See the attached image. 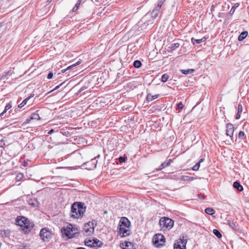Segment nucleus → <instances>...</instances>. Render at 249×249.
I'll use <instances>...</instances> for the list:
<instances>
[{
    "label": "nucleus",
    "instance_id": "nucleus-51",
    "mask_svg": "<svg viewBox=\"0 0 249 249\" xmlns=\"http://www.w3.org/2000/svg\"><path fill=\"white\" fill-rule=\"evenodd\" d=\"M54 132V130L53 129H51L48 132V134H52Z\"/></svg>",
    "mask_w": 249,
    "mask_h": 249
},
{
    "label": "nucleus",
    "instance_id": "nucleus-9",
    "mask_svg": "<svg viewBox=\"0 0 249 249\" xmlns=\"http://www.w3.org/2000/svg\"><path fill=\"white\" fill-rule=\"evenodd\" d=\"M92 224H91L90 222L85 224L83 227V230L87 235H89L94 231V228L91 227Z\"/></svg>",
    "mask_w": 249,
    "mask_h": 249
},
{
    "label": "nucleus",
    "instance_id": "nucleus-8",
    "mask_svg": "<svg viewBox=\"0 0 249 249\" xmlns=\"http://www.w3.org/2000/svg\"><path fill=\"white\" fill-rule=\"evenodd\" d=\"M130 225V222L126 217H123L121 218L119 222V227H127V228H129Z\"/></svg>",
    "mask_w": 249,
    "mask_h": 249
},
{
    "label": "nucleus",
    "instance_id": "nucleus-32",
    "mask_svg": "<svg viewBox=\"0 0 249 249\" xmlns=\"http://www.w3.org/2000/svg\"><path fill=\"white\" fill-rule=\"evenodd\" d=\"M213 234L216 236L218 238H220L222 237V234L220 231L217 229H214L213 230Z\"/></svg>",
    "mask_w": 249,
    "mask_h": 249
},
{
    "label": "nucleus",
    "instance_id": "nucleus-11",
    "mask_svg": "<svg viewBox=\"0 0 249 249\" xmlns=\"http://www.w3.org/2000/svg\"><path fill=\"white\" fill-rule=\"evenodd\" d=\"M97 163V160L96 159V158L91 159L89 161L86 162L85 164L86 166H89V168L90 170H92L94 169L96 166V164Z\"/></svg>",
    "mask_w": 249,
    "mask_h": 249
},
{
    "label": "nucleus",
    "instance_id": "nucleus-16",
    "mask_svg": "<svg viewBox=\"0 0 249 249\" xmlns=\"http://www.w3.org/2000/svg\"><path fill=\"white\" fill-rule=\"evenodd\" d=\"M103 245V243L101 241L97 239H94L92 240V247H101Z\"/></svg>",
    "mask_w": 249,
    "mask_h": 249
},
{
    "label": "nucleus",
    "instance_id": "nucleus-14",
    "mask_svg": "<svg viewBox=\"0 0 249 249\" xmlns=\"http://www.w3.org/2000/svg\"><path fill=\"white\" fill-rule=\"evenodd\" d=\"M26 225H24V231L26 232H29L33 228L34 224L30 222L28 219H27V222H25Z\"/></svg>",
    "mask_w": 249,
    "mask_h": 249
},
{
    "label": "nucleus",
    "instance_id": "nucleus-18",
    "mask_svg": "<svg viewBox=\"0 0 249 249\" xmlns=\"http://www.w3.org/2000/svg\"><path fill=\"white\" fill-rule=\"evenodd\" d=\"M248 35V32L247 31L242 32L239 36L238 37V40L239 41H242L243 39H244Z\"/></svg>",
    "mask_w": 249,
    "mask_h": 249
},
{
    "label": "nucleus",
    "instance_id": "nucleus-7",
    "mask_svg": "<svg viewBox=\"0 0 249 249\" xmlns=\"http://www.w3.org/2000/svg\"><path fill=\"white\" fill-rule=\"evenodd\" d=\"M234 132V127L232 124L228 123L226 125V135L231 138L233 141L232 137Z\"/></svg>",
    "mask_w": 249,
    "mask_h": 249
},
{
    "label": "nucleus",
    "instance_id": "nucleus-48",
    "mask_svg": "<svg viewBox=\"0 0 249 249\" xmlns=\"http://www.w3.org/2000/svg\"><path fill=\"white\" fill-rule=\"evenodd\" d=\"M198 197L199 199H204V198H205V196H204V195H202L201 194H198Z\"/></svg>",
    "mask_w": 249,
    "mask_h": 249
},
{
    "label": "nucleus",
    "instance_id": "nucleus-50",
    "mask_svg": "<svg viewBox=\"0 0 249 249\" xmlns=\"http://www.w3.org/2000/svg\"><path fill=\"white\" fill-rule=\"evenodd\" d=\"M35 96V94L34 93H32L30 94V95L27 98L28 99V100H29L30 98L33 97L34 96Z\"/></svg>",
    "mask_w": 249,
    "mask_h": 249
},
{
    "label": "nucleus",
    "instance_id": "nucleus-13",
    "mask_svg": "<svg viewBox=\"0 0 249 249\" xmlns=\"http://www.w3.org/2000/svg\"><path fill=\"white\" fill-rule=\"evenodd\" d=\"M161 8L157 5L155 6L152 11L151 12V16L153 18H156L160 13L161 10Z\"/></svg>",
    "mask_w": 249,
    "mask_h": 249
},
{
    "label": "nucleus",
    "instance_id": "nucleus-57",
    "mask_svg": "<svg viewBox=\"0 0 249 249\" xmlns=\"http://www.w3.org/2000/svg\"><path fill=\"white\" fill-rule=\"evenodd\" d=\"M1 80V79H0V80Z\"/></svg>",
    "mask_w": 249,
    "mask_h": 249
},
{
    "label": "nucleus",
    "instance_id": "nucleus-40",
    "mask_svg": "<svg viewBox=\"0 0 249 249\" xmlns=\"http://www.w3.org/2000/svg\"><path fill=\"white\" fill-rule=\"evenodd\" d=\"M165 1L166 0H159L157 6L161 8L162 5Z\"/></svg>",
    "mask_w": 249,
    "mask_h": 249
},
{
    "label": "nucleus",
    "instance_id": "nucleus-36",
    "mask_svg": "<svg viewBox=\"0 0 249 249\" xmlns=\"http://www.w3.org/2000/svg\"><path fill=\"white\" fill-rule=\"evenodd\" d=\"M28 100H28V99H27V98H26V99H25L22 101V102L21 103H20L19 105H18V107L19 108H21V107H22L24 106H25V105L27 104V102H28Z\"/></svg>",
    "mask_w": 249,
    "mask_h": 249
},
{
    "label": "nucleus",
    "instance_id": "nucleus-24",
    "mask_svg": "<svg viewBox=\"0 0 249 249\" xmlns=\"http://www.w3.org/2000/svg\"><path fill=\"white\" fill-rule=\"evenodd\" d=\"M195 71V70L193 69L187 70H181V72L184 74H191Z\"/></svg>",
    "mask_w": 249,
    "mask_h": 249
},
{
    "label": "nucleus",
    "instance_id": "nucleus-22",
    "mask_svg": "<svg viewBox=\"0 0 249 249\" xmlns=\"http://www.w3.org/2000/svg\"><path fill=\"white\" fill-rule=\"evenodd\" d=\"M80 63H81V61H78L76 63L69 66L68 67H67V69L62 70L61 71V72H65V71H67L68 70L72 69V68H73V67H75L76 66L80 64Z\"/></svg>",
    "mask_w": 249,
    "mask_h": 249
},
{
    "label": "nucleus",
    "instance_id": "nucleus-44",
    "mask_svg": "<svg viewBox=\"0 0 249 249\" xmlns=\"http://www.w3.org/2000/svg\"><path fill=\"white\" fill-rule=\"evenodd\" d=\"M127 158L124 157H120L118 159V160L120 163H123L124 162Z\"/></svg>",
    "mask_w": 249,
    "mask_h": 249
},
{
    "label": "nucleus",
    "instance_id": "nucleus-38",
    "mask_svg": "<svg viewBox=\"0 0 249 249\" xmlns=\"http://www.w3.org/2000/svg\"><path fill=\"white\" fill-rule=\"evenodd\" d=\"M85 244L87 246L92 247V240H86L85 241Z\"/></svg>",
    "mask_w": 249,
    "mask_h": 249
},
{
    "label": "nucleus",
    "instance_id": "nucleus-10",
    "mask_svg": "<svg viewBox=\"0 0 249 249\" xmlns=\"http://www.w3.org/2000/svg\"><path fill=\"white\" fill-rule=\"evenodd\" d=\"M119 232L122 237L128 236L130 233L129 228H127V227H119Z\"/></svg>",
    "mask_w": 249,
    "mask_h": 249
},
{
    "label": "nucleus",
    "instance_id": "nucleus-4",
    "mask_svg": "<svg viewBox=\"0 0 249 249\" xmlns=\"http://www.w3.org/2000/svg\"><path fill=\"white\" fill-rule=\"evenodd\" d=\"M165 239L164 236L161 234H156L153 237V243L157 248H161L164 245Z\"/></svg>",
    "mask_w": 249,
    "mask_h": 249
},
{
    "label": "nucleus",
    "instance_id": "nucleus-19",
    "mask_svg": "<svg viewBox=\"0 0 249 249\" xmlns=\"http://www.w3.org/2000/svg\"><path fill=\"white\" fill-rule=\"evenodd\" d=\"M243 111V107L241 104H239L238 107L237 113L236 115L235 118L236 119H240L241 117V114Z\"/></svg>",
    "mask_w": 249,
    "mask_h": 249
},
{
    "label": "nucleus",
    "instance_id": "nucleus-27",
    "mask_svg": "<svg viewBox=\"0 0 249 249\" xmlns=\"http://www.w3.org/2000/svg\"><path fill=\"white\" fill-rule=\"evenodd\" d=\"M123 249H134L133 245L131 243L127 242L125 243Z\"/></svg>",
    "mask_w": 249,
    "mask_h": 249
},
{
    "label": "nucleus",
    "instance_id": "nucleus-42",
    "mask_svg": "<svg viewBox=\"0 0 249 249\" xmlns=\"http://www.w3.org/2000/svg\"><path fill=\"white\" fill-rule=\"evenodd\" d=\"M80 5V3H78V2H77V3L75 4V5L74 7L73 8V9H72V11H73V12H76V11L77 10V9H78V8H79V7Z\"/></svg>",
    "mask_w": 249,
    "mask_h": 249
},
{
    "label": "nucleus",
    "instance_id": "nucleus-28",
    "mask_svg": "<svg viewBox=\"0 0 249 249\" xmlns=\"http://www.w3.org/2000/svg\"><path fill=\"white\" fill-rule=\"evenodd\" d=\"M239 6V3L234 4V6L231 8L229 13L230 15H232L235 11V9Z\"/></svg>",
    "mask_w": 249,
    "mask_h": 249
},
{
    "label": "nucleus",
    "instance_id": "nucleus-52",
    "mask_svg": "<svg viewBox=\"0 0 249 249\" xmlns=\"http://www.w3.org/2000/svg\"><path fill=\"white\" fill-rule=\"evenodd\" d=\"M27 162H25V161H24V162H23V163H22V165H23V166H26L27 165Z\"/></svg>",
    "mask_w": 249,
    "mask_h": 249
},
{
    "label": "nucleus",
    "instance_id": "nucleus-47",
    "mask_svg": "<svg viewBox=\"0 0 249 249\" xmlns=\"http://www.w3.org/2000/svg\"><path fill=\"white\" fill-rule=\"evenodd\" d=\"M5 145V142L3 140H0V147H3Z\"/></svg>",
    "mask_w": 249,
    "mask_h": 249
},
{
    "label": "nucleus",
    "instance_id": "nucleus-49",
    "mask_svg": "<svg viewBox=\"0 0 249 249\" xmlns=\"http://www.w3.org/2000/svg\"><path fill=\"white\" fill-rule=\"evenodd\" d=\"M31 120H32V119H31V117L30 118H27L24 122V124H29Z\"/></svg>",
    "mask_w": 249,
    "mask_h": 249
},
{
    "label": "nucleus",
    "instance_id": "nucleus-29",
    "mask_svg": "<svg viewBox=\"0 0 249 249\" xmlns=\"http://www.w3.org/2000/svg\"><path fill=\"white\" fill-rule=\"evenodd\" d=\"M31 119H32V120H40V118L37 113H33L31 115Z\"/></svg>",
    "mask_w": 249,
    "mask_h": 249
},
{
    "label": "nucleus",
    "instance_id": "nucleus-39",
    "mask_svg": "<svg viewBox=\"0 0 249 249\" xmlns=\"http://www.w3.org/2000/svg\"><path fill=\"white\" fill-rule=\"evenodd\" d=\"M183 107H184V106H183V104L182 103V102H180L177 104V109H178V110H180L182 109V108H183Z\"/></svg>",
    "mask_w": 249,
    "mask_h": 249
},
{
    "label": "nucleus",
    "instance_id": "nucleus-25",
    "mask_svg": "<svg viewBox=\"0 0 249 249\" xmlns=\"http://www.w3.org/2000/svg\"><path fill=\"white\" fill-rule=\"evenodd\" d=\"M179 45H180V44L178 43H175L172 44L171 45L170 47H169V48L170 49V52H172L174 50H175L176 49L178 48Z\"/></svg>",
    "mask_w": 249,
    "mask_h": 249
},
{
    "label": "nucleus",
    "instance_id": "nucleus-15",
    "mask_svg": "<svg viewBox=\"0 0 249 249\" xmlns=\"http://www.w3.org/2000/svg\"><path fill=\"white\" fill-rule=\"evenodd\" d=\"M206 39H207V38L205 37H203L202 38L198 39H195L193 37L191 39V41H192V43L194 45H196V44H200L202 42L205 41L206 40Z\"/></svg>",
    "mask_w": 249,
    "mask_h": 249
},
{
    "label": "nucleus",
    "instance_id": "nucleus-5",
    "mask_svg": "<svg viewBox=\"0 0 249 249\" xmlns=\"http://www.w3.org/2000/svg\"><path fill=\"white\" fill-rule=\"evenodd\" d=\"M39 235L44 242H49L52 238L51 232L46 228H43L41 230Z\"/></svg>",
    "mask_w": 249,
    "mask_h": 249
},
{
    "label": "nucleus",
    "instance_id": "nucleus-3",
    "mask_svg": "<svg viewBox=\"0 0 249 249\" xmlns=\"http://www.w3.org/2000/svg\"><path fill=\"white\" fill-rule=\"evenodd\" d=\"M174 221L170 218L161 217L159 221V225L161 230H166L171 229L174 225Z\"/></svg>",
    "mask_w": 249,
    "mask_h": 249
},
{
    "label": "nucleus",
    "instance_id": "nucleus-6",
    "mask_svg": "<svg viewBox=\"0 0 249 249\" xmlns=\"http://www.w3.org/2000/svg\"><path fill=\"white\" fill-rule=\"evenodd\" d=\"M187 240L184 239L183 237L182 239H179L177 243L174 244V249H186V245Z\"/></svg>",
    "mask_w": 249,
    "mask_h": 249
},
{
    "label": "nucleus",
    "instance_id": "nucleus-54",
    "mask_svg": "<svg viewBox=\"0 0 249 249\" xmlns=\"http://www.w3.org/2000/svg\"><path fill=\"white\" fill-rule=\"evenodd\" d=\"M30 204L31 205H34V206L35 205L34 203H31V204Z\"/></svg>",
    "mask_w": 249,
    "mask_h": 249
},
{
    "label": "nucleus",
    "instance_id": "nucleus-53",
    "mask_svg": "<svg viewBox=\"0 0 249 249\" xmlns=\"http://www.w3.org/2000/svg\"><path fill=\"white\" fill-rule=\"evenodd\" d=\"M83 0H78L77 2L78 3H80V4H81L82 1H83Z\"/></svg>",
    "mask_w": 249,
    "mask_h": 249
},
{
    "label": "nucleus",
    "instance_id": "nucleus-31",
    "mask_svg": "<svg viewBox=\"0 0 249 249\" xmlns=\"http://www.w3.org/2000/svg\"><path fill=\"white\" fill-rule=\"evenodd\" d=\"M228 224L231 229H235L237 227L236 223L234 222L233 221H229Z\"/></svg>",
    "mask_w": 249,
    "mask_h": 249
},
{
    "label": "nucleus",
    "instance_id": "nucleus-26",
    "mask_svg": "<svg viewBox=\"0 0 249 249\" xmlns=\"http://www.w3.org/2000/svg\"><path fill=\"white\" fill-rule=\"evenodd\" d=\"M205 212L206 213L210 214V215H213L215 213L214 210L212 208H206L205 210Z\"/></svg>",
    "mask_w": 249,
    "mask_h": 249
},
{
    "label": "nucleus",
    "instance_id": "nucleus-35",
    "mask_svg": "<svg viewBox=\"0 0 249 249\" xmlns=\"http://www.w3.org/2000/svg\"><path fill=\"white\" fill-rule=\"evenodd\" d=\"M193 179V177H189L188 176H183L181 177V180L182 181H187V180H192Z\"/></svg>",
    "mask_w": 249,
    "mask_h": 249
},
{
    "label": "nucleus",
    "instance_id": "nucleus-20",
    "mask_svg": "<svg viewBox=\"0 0 249 249\" xmlns=\"http://www.w3.org/2000/svg\"><path fill=\"white\" fill-rule=\"evenodd\" d=\"M233 186L239 191H242L243 190V186L237 181L234 182Z\"/></svg>",
    "mask_w": 249,
    "mask_h": 249
},
{
    "label": "nucleus",
    "instance_id": "nucleus-1",
    "mask_svg": "<svg viewBox=\"0 0 249 249\" xmlns=\"http://www.w3.org/2000/svg\"><path fill=\"white\" fill-rule=\"evenodd\" d=\"M84 204L82 202H74L71 207V217L74 218H79L82 217L86 211Z\"/></svg>",
    "mask_w": 249,
    "mask_h": 249
},
{
    "label": "nucleus",
    "instance_id": "nucleus-30",
    "mask_svg": "<svg viewBox=\"0 0 249 249\" xmlns=\"http://www.w3.org/2000/svg\"><path fill=\"white\" fill-rule=\"evenodd\" d=\"M133 66L135 68H139L142 66V62L140 60H135L133 63Z\"/></svg>",
    "mask_w": 249,
    "mask_h": 249
},
{
    "label": "nucleus",
    "instance_id": "nucleus-23",
    "mask_svg": "<svg viewBox=\"0 0 249 249\" xmlns=\"http://www.w3.org/2000/svg\"><path fill=\"white\" fill-rule=\"evenodd\" d=\"M158 97V95H152L151 94H148L146 97V100L148 102H150L157 98Z\"/></svg>",
    "mask_w": 249,
    "mask_h": 249
},
{
    "label": "nucleus",
    "instance_id": "nucleus-43",
    "mask_svg": "<svg viewBox=\"0 0 249 249\" xmlns=\"http://www.w3.org/2000/svg\"><path fill=\"white\" fill-rule=\"evenodd\" d=\"M11 107V106L9 104L7 105L5 107L4 111L1 113L0 115H2L7 110L9 109Z\"/></svg>",
    "mask_w": 249,
    "mask_h": 249
},
{
    "label": "nucleus",
    "instance_id": "nucleus-34",
    "mask_svg": "<svg viewBox=\"0 0 249 249\" xmlns=\"http://www.w3.org/2000/svg\"><path fill=\"white\" fill-rule=\"evenodd\" d=\"M169 78V76L167 74H164L161 76V80L162 82H166Z\"/></svg>",
    "mask_w": 249,
    "mask_h": 249
},
{
    "label": "nucleus",
    "instance_id": "nucleus-45",
    "mask_svg": "<svg viewBox=\"0 0 249 249\" xmlns=\"http://www.w3.org/2000/svg\"><path fill=\"white\" fill-rule=\"evenodd\" d=\"M63 83L60 84V85H59L58 86H57L54 89H52V90L49 91L47 94H49L50 93H51V92H52L54 90H56V89H57L62 84H63Z\"/></svg>",
    "mask_w": 249,
    "mask_h": 249
},
{
    "label": "nucleus",
    "instance_id": "nucleus-56",
    "mask_svg": "<svg viewBox=\"0 0 249 249\" xmlns=\"http://www.w3.org/2000/svg\"><path fill=\"white\" fill-rule=\"evenodd\" d=\"M49 1L51 2V0H48Z\"/></svg>",
    "mask_w": 249,
    "mask_h": 249
},
{
    "label": "nucleus",
    "instance_id": "nucleus-17",
    "mask_svg": "<svg viewBox=\"0 0 249 249\" xmlns=\"http://www.w3.org/2000/svg\"><path fill=\"white\" fill-rule=\"evenodd\" d=\"M172 161V160L170 159L169 160V161L168 162H163V163H162V164L159 166V167L157 169H156L157 170H161L162 169L166 167H167V166H169L170 165V162Z\"/></svg>",
    "mask_w": 249,
    "mask_h": 249
},
{
    "label": "nucleus",
    "instance_id": "nucleus-21",
    "mask_svg": "<svg viewBox=\"0 0 249 249\" xmlns=\"http://www.w3.org/2000/svg\"><path fill=\"white\" fill-rule=\"evenodd\" d=\"M203 161V159H200L199 161L193 167L192 169L194 171H197L199 168L200 163Z\"/></svg>",
    "mask_w": 249,
    "mask_h": 249
},
{
    "label": "nucleus",
    "instance_id": "nucleus-55",
    "mask_svg": "<svg viewBox=\"0 0 249 249\" xmlns=\"http://www.w3.org/2000/svg\"><path fill=\"white\" fill-rule=\"evenodd\" d=\"M107 212V211H105L104 213H106Z\"/></svg>",
    "mask_w": 249,
    "mask_h": 249
},
{
    "label": "nucleus",
    "instance_id": "nucleus-2",
    "mask_svg": "<svg viewBox=\"0 0 249 249\" xmlns=\"http://www.w3.org/2000/svg\"><path fill=\"white\" fill-rule=\"evenodd\" d=\"M61 232L63 235L68 238H72L78 233V229L75 225L69 224L66 227L62 228Z\"/></svg>",
    "mask_w": 249,
    "mask_h": 249
},
{
    "label": "nucleus",
    "instance_id": "nucleus-37",
    "mask_svg": "<svg viewBox=\"0 0 249 249\" xmlns=\"http://www.w3.org/2000/svg\"><path fill=\"white\" fill-rule=\"evenodd\" d=\"M11 74V70L7 71L6 72H4L1 76V79H4L6 76L7 75H10Z\"/></svg>",
    "mask_w": 249,
    "mask_h": 249
},
{
    "label": "nucleus",
    "instance_id": "nucleus-12",
    "mask_svg": "<svg viewBox=\"0 0 249 249\" xmlns=\"http://www.w3.org/2000/svg\"><path fill=\"white\" fill-rule=\"evenodd\" d=\"M27 218L24 216H18L16 220L17 224L20 227H23L26 225L25 222H27Z\"/></svg>",
    "mask_w": 249,
    "mask_h": 249
},
{
    "label": "nucleus",
    "instance_id": "nucleus-41",
    "mask_svg": "<svg viewBox=\"0 0 249 249\" xmlns=\"http://www.w3.org/2000/svg\"><path fill=\"white\" fill-rule=\"evenodd\" d=\"M244 136H245L244 132L242 131H240L238 134V138L241 140H244Z\"/></svg>",
    "mask_w": 249,
    "mask_h": 249
},
{
    "label": "nucleus",
    "instance_id": "nucleus-33",
    "mask_svg": "<svg viewBox=\"0 0 249 249\" xmlns=\"http://www.w3.org/2000/svg\"><path fill=\"white\" fill-rule=\"evenodd\" d=\"M24 177V175L22 173H18L16 177V179L17 181L21 180Z\"/></svg>",
    "mask_w": 249,
    "mask_h": 249
},
{
    "label": "nucleus",
    "instance_id": "nucleus-46",
    "mask_svg": "<svg viewBox=\"0 0 249 249\" xmlns=\"http://www.w3.org/2000/svg\"><path fill=\"white\" fill-rule=\"evenodd\" d=\"M53 73L52 72H50L47 75V78L48 79H51L53 78Z\"/></svg>",
    "mask_w": 249,
    "mask_h": 249
}]
</instances>
